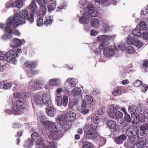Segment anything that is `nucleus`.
Wrapping results in <instances>:
<instances>
[{
	"label": "nucleus",
	"mask_w": 148,
	"mask_h": 148,
	"mask_svg": "<svg viewBox=\"0 0 148 148\" xmlns=\"http://www.w3.org/2000/svg\"><path fill=\"white\" fill-rule=\"evenodd\" d=\"M27 20L30 23L34 21V16L29 14L27 9H23L19 12V14H14V16L10 21V26L14 28L17 27L20 24H23L25 23Z\"/></svg>",
	"instance_id": "f257e3e1"
},
{
	"label": "nucleus",
	"mask_w": 148,
	"mask_h": 148,
	"mask_svg": "<svg viewBox=\"0 0 148 148\" xmlns=\"http://www.w3.org/2000/svg\"><path fill=\"white\" fill-rule=\"evenodd\" d=\"M97 125L86 124L84 126V130L86 134V137L88 139H91L97 136L98 134L96 131Z\"/></svg>",
	"instance_id": "f03ea898"
},
{
	"label": "nucleus",
	"mask_w": 148,
	"mask_h": 148,
	"mask_svg": "<svg viewBox=\"0 0 148 148\" xmlns=\"http://www.w3.org/2000/svg\"><path fill=\"white\" fill-rule=\"evenodd\" d=\"M47 125L48 126V129L50 131L49 137L52 139L57 140L58 139L59 137L58 135V131L62 130L61 126H57L55 125L54 123L49 121Z\"/></svg>",
	"instance_id": "7ed1b4c3"
},
{
	"label": "nucleus",
	"mask_w": 148,
	"mask_h": 148,
	"mask_svg": "<svg viewBox=\"0 0 148 148\" xmlns=\"http://www.w3.org/2000/svg\"><path fill=\"white\" fill-rule=\"evenodd\" d=\"M11 107V112L17 115L23 113L26 108L25 102L21 100H19L16 102L15 107L13 106Z\"/></svg>",
	"instance_id": "20e7f679"
},
{
	"label": "nucleus",
	"mask_w": 148,
	"mask_h": 148,
	"mask_svg": "<svg viewBox=\"0 0 148 148\" xmlns=\"http://www.w3.org/2000/svg\"><path fill=\"white\" fill-rule=\"evenodd\" d=\"M99 48L103 50V54L107 57L113 56L116 51L114 46H110L108 44H100L99 45Z\"/></svg>",
	"instance_id": "39448f33"
},
{
	"label": "nucleus",
	"mask_w": 148,
	"mask_h": 148,
	"mask_svg": "<svg viewBox=\"0 0 148 148\" xmlns=\"http://www.w3.org/2000/svg\"><path fill=\"white\" fill-rule=\"evenodd\" d=\"M32 138L36 142V148H46L44 144V140L37 133L34 132L31 135Z\"/></svg>",
	"instance_id": "423d86ee"
},
{
	"label": "nucleus",
	"mask_w": 148,
	"mask_h": 148,
	"mask_svg": "<svg viewBox=\"0 0 148 148\" xmlns=\"http://www.w3.org/2000/svg\"><path fill=\"white\" fill-rule=\"evenodd\" d=\"M132 35H129L127 37V43L136 46L138 49L141 48L144 45V43L136 38H134Z\"/></svg>",
	"instance_id": "0eeeda50"
},
{
	"label": "nucleus",
	"mask_w": 148,
	"mask_h": 148,
	"mask_svg": "<svg viewBox=\"0 0 148 148\" xmlns=\"http://www.w3.org/2000/svg\"><path fill=\"white\" fill-rule=\"evenodd\" d=\"M36 0H32L31 3L28 5L27 8L31 12V15L34 17V15H36L38 17L39 15L38 13V8L36 2Z\"/></svg>",
	"instance_id": "6e6552de"
},
{
	"label": "nucleus",
	"mask_w": 148,
	"mask_h": 148,
	"mask_svg": "<svg viewBox=\"0 0 148 148\" xmlns=\"http://www.w3.org/2000/svg\"><path fill=\"white\" fill-rule=\"evenodd\" d=\"M85 12L89 17H96L98 16V12L97 10L95 9L93 6L91 4H88L87 8L84 9Z\"/></svg>",
	"instance_id": "1a4fd4ad"
},
{
	"label": "nucleus",
	"mask_w": 148,
	"mask_h": 148,
	"mask_svg": "<svg viewBox=\"0 0 148 148\" xmlns=\"http://www.w3.org/2000/svg\"><path fill=\"white\" fill-rule=\"evenodd\" d=\"M21 52V49H18L16 51L13 50L10 51V61L12 64H16L17 61L16 58Z\"/></svg>",
	"instance_id": "9d476101"
},
{
	"label": "nucleus",
	"mask_w": 148,
	"mask_h": 148,
	"mask_svg": "<svg viewBox=\"0 0 148 148\" xmlns=\"http://www.w3.org/2000/svg\"><path fill=\"white\" fill-rule=\"evenodd\" d=\"M56 102L58 106H61L63 105L64 106H66L68 103V97L67 96L64 95L62 98L60 96H56L55 97Z\"/></svg>",
	"instance_id": "9b49d317"
},
{
	"label": "nucleus",
	"mask_w": 148,
	"mask_h": 148,
	"mask_svg": "<svg viewBox=\"0 0 148 148\" xmlns=\"http://www.w3.org/2000/svg\"><path fill=\"white\" fill-rule=\"evenodd\" d=\"M85 10L83 8L82 10H80V13L82 16L79 17V23L83 24L88 23L89 21L90 17L86 14V12H85Z\"/></svg>",
	"instance_id": "f8f14e48"
},
{
	"label": "nucleus",
	"mask_w": 148,
	"mask_h": 148,
	"mask_svg": "<svg viewBox=\"0 0 148 148\" xmlns=\"http://www.w3.org/2000/svg\"><path fill=\"white\" fill-rule=\"evenodd\" d=\"M128 112L132 114V116L134 118V121H133L134 124H137L138 123L139 120L137 116L135 114L136 110V107L133 105H129L128 107Z\"/></svg>",
	"instance_id": "ddd939ff"
},
{
	"label": "nucleus",
	"mask_w": 148,
	"mask_h": 148,
	"mask_svg": "<svg viewBox=\"0 0 148 148\" xmlns=\"http://www.w3.org/2000/svg\"><path fill=\"white\" fill-rule=\"evenodd\" d=\"M38 4L40 6V16H42L46 14L47 8L46 6V2H44L43 0H36Z\"/></svg>",
	"instance_id": "4468645a"
},
{
	"label": "nucleus",
	"mask_w": 148,
	"mask_h": 148,
	"mask_svg": "<svg viewBox=\"0 0 148 148\" xmlns=\"http://www.w3.org/2000/svg\"><path fill=\"white\" fill-rule=\"evenodd\" d=\"M112 37L113 36H111L102 35L98 36L97 39V41L102 42L101 44L108 45L107 42L111 40Z\"/></svg>",
	"instance_id": "2eb2a0df"
},
{
	"label": "nucleus",
	"mask_w": 148,
	"mask_h": 148,
	"mask_svg": "<svg viewBox=\"0 0 148 148\" xmlns=\"http://www.w3.org/2000/svg\"><path fill=\"white\" fill-rule=\"evenodd\" d=\"M44 2H46V5L47 4V7L49 12H51L53 10L56 5V0H43Z\"/></svg>",
	"instance_id": "dca6fc26"
},
{
	"label": "nucleus",
	"mask_w": 148,
	"mask_h": 148,
	"mask_svg": "<svg viewBox=\"0 0 148 148\" xmlns=\"http://www.w3.org/2000/svg\"><path fill=\"white\" fill-rule=\"evenodd\" d=\"M140 130L138 132V135L141 136V138H143L146 136L147 134L146 131L148 130V124L145 123L143 124L140 127Z\"/></svg>",
	"instance_id": "f3484780"
},
{
	"label": "nucleus",
	"mask_w": 148,
	"mask_h": 148,
	"mask_svg": "<svg viewBox=\"0 0 148 148\" xmlns=\"http://www.w3.org/2000/svg\"><path fill=\"white\" fill-rule=\"evenodd\" d=\"M76 117V114L72 111H68L64 115L66 122H71L74 121Z\"/></svg>",
	"instance_id": "a211bd4d"
},
{
	"label": "nucleus",
	"mask_w": 148,
	"mask_h": 148,
	"mask_svg": "<svg viewBox=\"0 0 148 148\" xmlns=\"http://www.w3.org/2000/svg\"><path fill=\"white\" fill-rule=\"evenodd\" d=\"M5 30V34L1 38L3 40H6L9 38V17L7 19V23L6 25Z\"/></svg>",
	"instance_id": "6ab92c4d"
},
{
	"label": "nucleus",
	"mask_w": 148,
	"mask_h": 148,
	"mask_svg": "<svg viewBox=\"0 0 148 148\" xmlns=\"http://www.w3.org/2000/svg\"><path fill=\"white\" fill-rule=\"evenodd\" d=\"M42 105L48 106L51 103L50 95L49 94H45L42 96Z\"/></svg>",
	"instance_id": "aec40b11"
},
{
	"label": "nucleus",
	"mask_w": 148,
	"mask_h": 148,
	"mask_svg": "<svg viewBox=\"0 0 148 148\" xmlns=\"http://www.w3.org/2000/svg\"><path fill=\"white\" fill-rule=\"evenodd\" d=\"M56 121L58 123V126H61L62 130L63 129V127H64V123H63L65 121V118H64V116L63 115H60L58 116L56 119Z\"/></svg>",
	"instance_id": "412c9836"
},
{
	"label": "nucleus",
	"mask_w": 148,
	"mask_h": 148,
	"mask_svg": "<svg viewBox=\"0 0 148 148\" xmlns=\"http://www.w3.org/2000/svg\"><path fill=\"white\" fill-rule=\"evenodd\" d=\"M86 103L84 101H83L82 105L78 109V110L84 114H88L89 111V109L86 108Z\"/></svg>",
	"instance_id": "4be33fe9"
},
{
	"label": "nucleus",
	"mask_w": 148,
	"mask_h": 148,
	"mask_svg": "<svg viewBox=\"0 0 148 148\" xmlns=\"http://www.w3.org/2000/svg\"><path fill=\"white\" fill-rule=\"evenodd\" d=\"M33 101L37 105H42V96L39 95L34 96Z\"/></svg>",
	"instance_id": "5701e85b"
},
{
	"label": "nucleus",
	"mask_w": 148,
	"mask_h": 148,
	"mask_svg": "<svg viewBox=\"0 0 148 148\" xmlns=\"http://www.w3.org/2000/svg\"><path fill=\"white\" fill-rule=\"evenodd\" d=\"M29 96V93L28 92H23L21 95V93L18 92H16L14 94V97L15 98L21 99L27 97Z\"/></svg>",
	"instance_id": "b1692460"
},
{
	"label": "nucleus",
	"mask_w": 148,
	"mask_h": 148,
	"mask_svg": "<svg viewBox=\"0 0 148 148\" xmlns=\"http://www.w3.org/2000/svg\"><path fill=\"white\" fill-rule=\"evenodd\" d=\"M9 51H8L5 55L2 51H0V60H3L5 63H6L9 62V56L7 55Z\"/></svg>",
	"instance_id": "393cba45"
},
{
	"label": "nucleus",
	"mask_w": 148,
	"mask_h": 148,
	"mask_svg": "<svg viewBox=\"0 0 148 148\" xmlns=\"http://www.w3.org/2000/svg\"><path fill=\"white\" fill-rule=\"evenodd\" d=\"M81 92V90L80 88L75 87L71 90L69 94L71 95L74 96H80Z\"/></svg>",
	"instance_id": "a878e982"
},
{
	"label": "nucleus",
	"mask_w": 148,
	"mask_h": 148,
	"mask_svg": "<svg viewBox=\"0 0 148 148\" xmlns=\"http://www.w3.org/2000/svg\"><path fill=\"white\" fill-rule=\"evenodd\" d=\"M12 42L14 45H12L11 47L13 48L18 47L22 45L21 41L20 39L16 38H14Z\"/></svg>",
	"instance_id": "bb28decb"
},
{
	"label": "nucleus",
	"mask_w": 148,
	"mask_h": 148,
	"mask_svg": "<svg viewBox=\"0 0 148 148\" xmlns=\"http://www.w3.org/2000/svg\"><path fill=\"white\" fill-rule=\"evenodd\" d=\"M25 66L31 68H35L37 66L36 62L34 61H27L24 63Z\"/></svg>",
	"instance_id": "cd10ccee"
},
{
	"label": "nucleus",
	"mask_w": 148,
	"mask_h": 148,
	"mask_svg": "<svg viewBox=\"0 0 148 148\" xmlns=\"http://www.w3.org/2000/svg\"><path fill=\"white\" fill-rule=\"evenodd\" d=\"M91 26L94 28H97L100 25V22L99 20L95 18H92L90 21Z\"/></svg>",
	"instance_id": "c85d7f7f"
},
{
	"label": "nucleus",
	"mask_w": 148,
	"mask_h": 148,
	"mask_svg": "<svg viewBox=\"0 0 148 148\" xmlns=\"http://www.w3.org/2000/svg\"><path fill=\"white\" fill-rule=\"evenodd\" d=\"M47 113L48 115L53 117L56 113V110L55 108L49 106L46 109Z\"/></svg>",
	"instance_id": "c756f323"
},
{
	"label": "nucleus",
	"mask_w": 148,
	"mask_h": 148,
	"mask_svg": "<svg viewBox=\"0 0 148 148\" xmlns=\"http://www.w3.org/2000/svg\"><path fill=\"white\" fill-rule=\"evenodd\" d=\"M38 121L41 123L43 125L47 126L49 121L47 120L45 116L42 115H39L38 118Z\"/></svg>",
	"instance_id": "7c9ffc66"
},
{
	"label": "nucleus",
	"mask_w": 148,
	"mask_h": 148,
	"mask_svg": "<svg viewBox=\"0 0 148 148\" xmlns=\"http://www.w3.org/2000/svg\"><path fill=\"white\" fill-rule=\"evenodd\" d=\"M127 138V137L124 134L121 135L119 137L116 138L114 139L115 142L118 144H121L123 143V141Z\"/></svg>",
	"instance_id": "2f4dec72"
},
{
	"label": "nucleus",
	"mask_w": 148,
	"mask_h": 148,
	"mask_svg": "<svg viewBox=\"0 0 148 148\" xmlns=\"http://www.w3.org/2000/svg\"><path fill=\"white\" fill-rule=\"evenodd\" d=\"M126 133L127 135L130 138L133 137L138 133L136 131L132 128H129L127 130Z\"/></svg>",
	"instance_id": "473e14b6"
},
{
	"label": "nucleus",
	"mask_w": 148,
	"mask_h": 148,
	"mask_svg": "<svg viewBox=\"0 0 148 148\" xmlns=\"http://www.w3.org/2000/svg\"><path fill=\"white\" fill-rule=\"evenodd\" d=\"M17 1L14 2L11 4L12 7H17L19 8H22L23 6V4L24 1V0H17Z\"/></svg>",
	"instance_id": "72a5a7b5"
},
{
	"label": "nucleus",
	"mask_w": 148,
	"mask_h": 148,
	"mask_svg": "<svg viewBox=\"0 0 148 148\" xmlns=\"http://www.w3.org/2000/svg\"><path fill=\"white\" fill-rule=\"evenodd\" d=\"M132 35V37H134V38H135V36L138 37H140L142 36V34L140 30L138 29H134L132 32V34H130L129 35Z\"/></svg>",
	"instance_id": "f704fd0d"
},
{
	"label": "nucleus",
	"mask_w": 148,
	"mask_h": 148,
	"mask_svg": "<svg viewBox=\"0 0 148 148\" xmlns=\"http://www.w3.org/2000/svg\"><path fill=\"white\" fill-rule=\"evenodd\" d=\"M60 83V80L58 78L51 79L49 81V84L52 86H58Z\"/></svg>",
	"instance_id": "c9c22d12"
},
{
	"label": "nucleus",
	"mask_w": 148,
	"mask_h": 148,
	"mask_svg": "<svg viewBox=\"0 0 148 148\" xmlns=\"http://www.w3.org/2000/svg\"><path fill=\"white\" fill-rule=\"evenodd\" d=\"M107 124L108 127L110 129L117 130V129L116 128V124L115 121L112 120H110L107 121Z\"/></svg>",
	"instance_id": "e433bc0d"
},
{
	"label": "nucleus",
	"mask_w": 148,
	"mask_h": 148,
	"mask_svg": "<svg viewBox=\"0 0 148 148\" xmlns=\"http://www.w3.org/2000/svg\"><path fill=\"white\" fill-rule=\"evenodd\" d=\"M66 82L69 83L71 87H73L76 85L77 82V81L74 78H69L66 80Z\"/></svg>",
	"instance_id": "4c0bfd02"
},
{
	"label": "nucleus",
	"mask_w": 148,
	"mask_h": 148,
	"mask_svg": "<svg viewBox=\"0 0 148 148\" xmlns=\"http://www.w3.org/2000/svg\"><path fill=\"white\" fill-rule=\"evenodd\" d=\"M33 145V142L31 139H28L25 142L24 147L25 148H30Z\"/></svg>",
	"instance_id": "58836bf2"
},
{
	"label": "nucleus",
	"mask_w": 148,
	"mask_h": 148,
	"mask_svg": "<svg viewBox=\"0 0 148 148\" xmlns=\"http://www.w3.org/2000/svg\"><path fill=\"white\" fill-rule=\"evenodd\" d=\"M52 23V19L51 16H46L45 17L44 24L46 26L50 25Z\"/></svg>",
	"instance_id": "ea45409f"
},
{
	"label": "nucleus",
	"mask_w": 148,
	"mask_h": 148,
	"mask_svg": "<svg viewBox=\"0 0 148 148\" xmlns=\"http://www.w3.org/2000/svg\"><path fill=\"white\" fill-rule=\"evenodd\" d=\"M91 120L94 123L97 124L99 122V117L95 114L91 116Z\"/></svg>",
	"instance_id": "a19ab883"
},
{
	"label": "nucleus",
	"mask_w": 148,
	"mask_h": 148,
	"mask_svg": "<svg viewBox=\"0 0 148 148\" xmlns=\"http://www.w3.org/2000/svg\"><path fill=\"white\" fill-rule=\"evenodd\" d=\"M82 143V148H92L93 147V145L89 141L83 142Z\"/></svg>",
	"instance_id": "79ce46f5"
},
{
	"label": "nucleus",
	"mask_w": 148,
	"mask_h": 148,
	"mask_svg": "<svg viewBox=\"0 0 148 148\" xmlns=\"http://www.w3.org/2000/svg\"><path fill=\"white\" fill-rule=\"evenodd\" d=\"M95 1L99 4H101L105 6H107L110 5L108 0H95Z\"/></svg>",
	"instance_id": "37998d69"
},
{
	"label": "nucleus",
	"mask_w": 148,
	"mask_h": 148,
	"mask_svg": "<svg viewBox=\"0 0 148 148\" xmlns=\"http://www.w3.org/2000/svg\"><path fill=\"white\" fill-rule=\"evenodd\" d=\"M84 101L86 103V102L88 104L91 103L93 101V99L92 97L89 95H86L84 97V100L83 101Z\"/></svg>",
	"instance_id": "c03bdc74"
},
{
	"label": "nucleus",
	"mask_w": 148,
	"mask_h": 148,
	"mask_svg": "<svg viewBox=\"0 0 148 148\" xmlns=\"http://www.w3.org/2000/svg\"><path fill=\"white\" fill-rule=\"evenodd\" d=\"M126 52L128 53H134L135 52V50L133 47L130 46L126 48Z\"/></svg>",
	"instance_id": "a18cd8bd"
},
{
	"label": "nucleus",
	"mask_w": 148,
	"mask_h": 148,
	"mask_svg": "<svg viewBox=\"0 0 148 148\" xmlns=\"http://www.w3.org/2000/svg\"><path fill=\"white\" fill-rule=\"evenodd\" d=\"M125 45L123 43L118 44L115 47V49L114 50L116 49L117 50H124Z\"/></svg>",
	"instance_id": "49530a36"
},
{
	"label": "nucleus",
	"mask_w": 148,
	"mask_h": 148,
	"mask_svg": "<svg viewBox=\"0 0 148 148\" xmlns=\"http://www.w3.org/2000/svg\"><path fill=\"white\" fill-rule=\"evenodd\" d=\"M87 2L86 0H81L79 2V4L81 5L80 8H82L81 10H82L83 8L84 9L87 8V7L85 6V5H87Z\"/></svg>",
	"instance_id": "de8ad7c7"
},
{
	"label": "nucleus",
	"mask_w": 148,
	"mask_h": 148,
	"mask_svg": "<svg viewBox=\"0 0 148 148\" xmlns=\"http://www.w3.org/2000/svg\"><path fill=\"white\" fill-rule=\"evenodd\" d=\"M145 145V143L142 140H140L138 141L136 144V145L138 147L141 148L144 147Z\"/></svg>",
	"instance_id": "09e8293b"
},
{
	"label": "nucleus",
	"mask_w": 148,
	"mask_h": 148,
	"mask_svg": "<svg viewBox=\"0 0 148 148\" xmlns=\"http://www.w3.org/2000/svg\"><path fill=\"white\" fill-rule=\"evenodd\" d=\"M9 83L5 84L4 82H0V88H4L5 90L9 89Z\"/></svg>",
	"instance_id": "8fccbe9b"
},
{
	"label": "nucleus",
	"mask_w": 148,
	"mask_h": 148,
	"mask_svg": "<svg viewBox=\"0 0 148 148\" xmlns=\"http://www.w3.org/2000/svg\"><path fill=\"white\" fill-rule=\"evenodd\" d=\"M144 39L148 40V28L146 29L145 32L143 33L142 36Z\"/></svg>",
	"instance_id": "3c124183"
},
{
	"label": "nucleus",
	"mask_w": 148,
	"mask_h": 148,
	"mask_svg": "<svg viewBox=\"0 0 148 148\" xmlns=\"http://www.w3.org/2000/svg\"><path fill=\"white\" fill-rule=\"evenodd\" d=\"M108 108L110 110H116L119 109V107L117 105H112L108 106Z\"/></svg>",
	"instance_id": "603ef678"
},
{
	"label": "nucleus",
	"mask_w": 148,
	"mask_h": 148,
	"mask_svg": "<svg viewBox=\"0 0 148 148\" xmlns=\"http://www.w3.org/2000/svg\"><path fill=\"white\" fill-rule=\"evenodd\" d=\"M140 29L142 30H144L146 29L147 26L145 22L144 21H141L140 24Z\"/></svg>",
	"instance_id": "864d4df0"
},
{
	"label": "nucleus",
	"mask_w": 148,
	"mask_h": 148,
	"mask_svg": "<svg viewBox=\"0 0 148 148\" xmlns=\"http://www.w3.org/2000/svg\"><path fill=\"white\" fill-rule=\"evenodd\" d=\"M111 28L112 27H111L108 24H103V28L104 29L105 32H107L110 31V30Z\"/></svg>",
	"instance_id": "5fc2aeb1"
},
{
	"label": "nucleus",
	"mask_w": 148,
	"mask_h": 148,
	"mask_svg": "<svg viewBox=\"0 0 148 148\" xmlns=\"http://www.w3.org/2000/svg\"><path fill=\"white\" fill-rule=\"evenodd\" d=\"M148 86L145 84H143L141 87V91L143 92H145L148 89Z\"/></svg>",
	"instance_id": "6e6d98bb"
},
{
	"label": "nucleus",
	"mask_w": 148,
	"mask_h": 148,
	"mask_svg": "<svg viewBox=\"0 0 148 148\" xmlns=\"http://www.w3.org/2000/svg\"><path fill=\"white\" fill-rule=\"evenodd\" d=\"M124 121L127 123H130L131 121V119L130 115L127 114H125L124 117Z\"/></svg>",
	"instance_id": "4d7b16f0"
},
{
	"label": "nucleus",
	"mask_w": 148,
	"mask_h": 148,
	"mask_svg": "<svg viewBox=\"0 0 148 148\" xmlns=\"http://www.w3.org/2000/svg\"><path fill=\"white\" fill-rule=\"evenodd\" d=\"M112 93L115 96H118L121 95V92L120 90L118 89H115L112 91Z\"/></svg>",
	"instance_id": "13d9d810"
},
{
	"label": "nucleus",
	"mask_w": 148,
	"mask_h": 148,
	"mask_svg": "<svg viewBox=\"0 0 148 148\" xmlns=\"http://www.w3.org/2000/svg\"><path fill=\"white\" fill-rule=\"evenodd\" d=\"M15 34L17 36H20L21 34L17 30H13L11 29H10V34Z\"/></svg>",
	"instance_id": "bf43d9fd"
},
{
	"label": "nucleus",
	"mask_w": 148,
	"mask_h": 148,
	"mask_svg": "<svg viewBox=\"0 0 148 148\" xmlns=\"http://www.w3.org/2000/svg\"><path fill=\"white\" fill-rule=\"evenodd\" d=\"M43 23V19L42 18H39L37 20V24L38 26H42Z\"/></svg>",
	"instance_id": "052dcab7"
},
{
	"label": "nucleus",
	"mask_w": 148,
	"mask_h": 148,
	"mask_svg": "<svg viewBox=\"0 0 148 148\" xmlns=\"http://www.w3.org/2000/svg\"><path fill=\"white\" fill-rule=\"evenodd\" d=\"M115 118H121L123 116V114L120 111H117L115 112Z\"/></svg>",
	"instance_id": "680f3d73"
},
{
	"label": "nucleus",
	"mask_w": 148,
	"mask_h": 148,
	"mask_svg": "<svg viewBox=\"0 0 148 148\" xmlns=\"http://www.w3.org/2000/svg\"><path fill=\"white\" fill-rule=\"evenodd\" d=\"M35 83L38 85H42L44 84L43 81L39 79H35L34 81Z\"/></svg>",
	"instance_id": "e2e57ef3"
},
{
	"label": "nucleus",
	"mask_w": 148,
	"mask_h": 148,
	"mask_svg": "<svg viewBox=\"0 0 148 148\" xmlns=\"http://www.w3.org/2000/svg\"><path fill=\"white\" fill-rule=\"evenodd\" d=\"M63 90V89L61 88H58L55 92V95L56 96H57L58 95L62 92Z\"/></svg>",
	"instance_id": "0e129e2a"
},
{
	"label": "nucleus",
	"mask_w": 148,
	"mask_h": 148,
	"mask_svg": "<svg viewBox=\"0 0 148 148\" xmlns=\"http://www.w3.org/2000/svg\"><path fill=\"white\" fill-rule=\"evenodd\" d=\"M115 112L113 111H109L108 112V114L110 117L111 118H115Z\"/></svg>",
	"instance_id": "69168bd1"
},
{
	"label": "nucleus",
	"mask_w": 148,
	"mask_h": 148,
	"mask_svg": "<svg viewBox=\"0 0 148 148\" xmlns=\"http://www.w3.org/2000/svg\"><path fill=\"white\" fill-rule=\"evenodd\" d=\"M134 84L135 86L138 87L142 84V83L139 80H136L134 83Z\"/></svg>",
	"instance_id": "338daca9"
},
{
	"label": "nucleus",
	"mask_w": 148,
	"mask_h": 148,
	"mask_svg": "<svg viewBox=\"0 0 148 148\" xmlns=\"http://www.w3.org/2000/svg\"><path fill=\"white\" fill-rule=\"evenodd\" d=\"M45 147H46V146ZM46 147V148H56V146L53 142H51L49 143L48 144L47 148Z\"/></svg>",
	"instance_id": "774afa93"
}]
</instances>
